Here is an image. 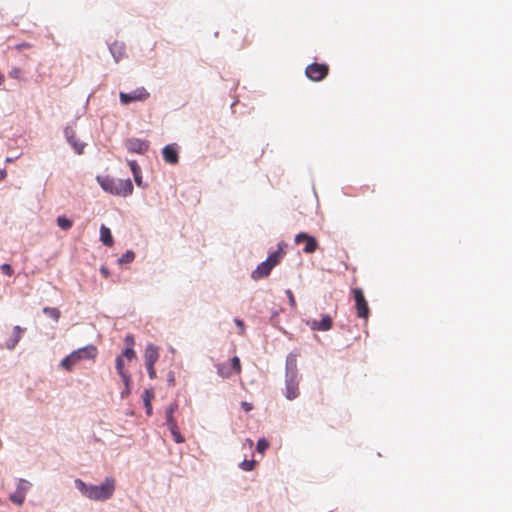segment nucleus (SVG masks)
I'll list each match as a JSON object with an SVG mask.
<instances>
[{"instance_id": "f257e3e1", "label": "nucleus", "mask_w": 512, "mask_h": 512, "mask_svg": "<svg viewBox=\"0 0 512 512\" xmlns=\"http://www.w3.org/2000/svg\"><path fill=\"white\" fill-rule=\"evenodd\" d=\"M75 484L86 497L95 501H105L111 498L115 490V480L111 477L106 478L100 485H86L80 479H77Z\"/></svg>"}, {"instance_id": "f03ea898", "label": "nucleus", "mask_w": 512, "mask_h": 512, "mask_svg": "<svg viewBox=\"0 0 512 512\" xmlns=\"http://www.w3.org/2000/svg\"><path fill=\"white\" fill-rule=\"evenodd\" d=\"M98 182L103 190L117 195V196H129L133 192V185L130 179H116L112 177L99 178Z\"/></svg>"}, {"instance_id": "7ed1b4c3", "label": "nucleus", "mask_w": 512, "mask_h": 512, "mask_svg": "<svg viewBox=\"0 0 512 512\" xmlns=\"http://www.w3.org/2000/svg\"><path fill=\"white\" fill-rule=\"evenodd\" d=\"M284 250L281 244L278 245V249L271 253L269 257L260 263L256 269L251 273V278L255 281L266 278L269 276L271 270L278 265L284 257Z\"/></svg>"}, {"instance_id": "20e7f679", "label": "nucleus", "mask_w": 512, "mask_h": 512, "mask_svg": "<svg viewBox=\"0 0 512 512\" xmlns=\"http://www.w3.org/2000/svg\"><path fill=\"white\" fill-rule=\"evenodd\" d=\"M97 348L94 345H88L79 348L61 361V367L67 371H71L73 367L82 360L94 359L97 355Z\"/></svg>"}, {"instance_id": "39448f33", "label": "nucleus", "mask_w": 512, "mask_h": 512, "mask_svg": "<svg viewBox=\"0 0 512 512\" xmlns=\"http://www.w3.org/2000/svg\"><path fill=\"white\" fill-rule=\"evenodd\" d=\"M352 293L355 300V308L356 314L359 318H362L367 321L370 315V309L368 306V302L364 296L363 290L359 287L353 288Z\"/></svg>"}, {"instance_id": "423d86ee", "label": "nucleus", "mask_w": 512, "mask_h": 512, "mask_svg": "<svg viewBox=\"0 0 512 512\" xmlns=\"http://www.w3.org/2000/svg\"><path fill=\"white\" fill-rule=\"evenodd\" d=\"M329 72V67L326 64L312 63L305 69L306 76L315 82L323 80Z\"/></svg>"}, {"instance_id": "0eeeda50", "label": "nucleus", "mask_w": 512, "mask_h": 512, "mask_svg": "<svg viewBox=\"0 0 512 512\" xmlns=\"http://www.w3.org/2000/svg\"><path fill=\"white\" fill-rule=\"evenodd\" d=\"M149 97V93L144 87H139L130 93L120 92L119 98L123 105H128L136 101H144Z\"/></svg>"}, {"instance_id": "6e6552de", "label": "nucleus", "mask_w": 512, "mask_h": 512, "mask_svg": "<svg viewBox=\"0 0 512 512\" xmlns=\"http://www.w3.org/2000/svg\"><path fill=\"white\" fill-rule=\"evenodd\" d=\"M294 241L298 245L301 243H305V246L303 248V252L305 254H312L318 249L317 240L313 236H311L305 232H301V233L297 234L295 236Z\"/></svg>"}, {"instance_id": "1a4fd4ad", "label": "nucleus", "mask_w": 512, "mask_h": 512, "mask_svg": "<svg viewBox=\"0 0 512 512\" xmlns=\"http://www.w3.org/2000/svg\"><path fill=\"white\" fill-rule=\"evenodd\" d=\"M30 488V483L24 479L18 481L16 490L10 495V500L17 505H22L26 494Z\"/></svg>"}, {"instance_id": "9d476101", "label": "nucleus", "mask_w": 512, "mask_h": 512, "mask_svg": "<svg viewBox=\"0 0 512 512\" xmlns=\"http://www.w3.org/2000/svg\"><path fill=\"white\" fill-rule=\"evenodd\" d=\"M285 396L288 400H293L299 396V380L297 372H292V375L287 376Z\"/></svg>"}, {"instance_id": "9b49d317", "label": "nucleus", "mask_w": 512, "mask_h": 512, "mask_svg": "<svg viewBox=\"0 0 512 512\" xmlns=\"http://www.w3.org/2000/svg\"><path fill=\"white\" fill-rule=\"evenodd\" d=\"M64 134L67 141L73 147L75 152L79 155L83 154L86 144L77 139L75 130L71 127H66L64 129Z\"/></svg>"}, {"instance_id": "f8f14e48", "label": "nucleus", "mask_w": 512, "mask_h": 512, "mask_svg": "<svg viewBox=\"0 0 512 512\" xmlns=\"http://www.w3.org/2000/svg\"><path fill=\"white\" fill-rule=\"evenodd\" d=\"M125 147L129 152L144 154L149 148V143L145 140L130 138L125 141Z\"/></svg>"}, {"instance_id": "ddd939ff", "label": "nucleus", "mask_w": 512, "mask_h": 512, "mask_svg": "<svg viewBox=\"0 0 512 512\" xmlns=\"http://www.w3.org/2000/svg\"><path fill=\"white\" fill-rule=\"evenodd\" d=\"M307 323L312 330L328 331L332 328L333 320L329 315H323L320 321L313 319Z\"/></svg>"}, {"instance_id": "4468645a", "label": "nucleus", "mask_w": 512, "mask_h": 512, "mask_svg": "<svg viewBox=\"0 0 512 512\" xmlns=\"http://www.w3.org/2000/svg\"><path fill=\"white\" fill-rule=\"evenodd\" d=\"M163 159L165 162L169 164H177L178 163V150L175 145L170 144L163 148L162 151Z\"/></svg>"}, {"instance_id": "2eb2a0df", "label": "nucleus", "mask_w": 512, "mask_h": 512, "mask_svg": "<svg viewBox=\"0 0 512 512\" xmlns=\"http://www.w3.org/2000/svg\"><path fill=\"white\" fill-rule=\"evenodd\" d=\"M145 364H155L159 358V351L153 344L147 345L144 353Z\"/></svg>"}, {"instance_id": "dca6fc26", "label": "nucleus", "mask_w": 512, "mask_h": 512, "mask_svg": "<svg viewBox=\"0 0 512 512\" xmlns=\"http://www.w3.org/2000/svg\"><path fill=\"white\" fill-rule=\"evenodd\" d=\"M116 370L123 380L125 387H128L131 382L130 375L124 370V359L123 356L116 358Z\"/></svg>"}, {"instance_id": "f3484780", "label": "nucleus", "mask_w": 512, "mask_h": 512, "mask_svg": "<svg viewBox=\"0 0 512 512\" xmlns=\"http://www.w3.org/2000/svg\"><path fill=\"white\" fill-rule=\"evenodd\" d=\"M23 332H24L23 328H21L20 326H15L13 329L12 337L6 342V348L9 350L14 349L15 346L20 341Z\"/></svg>"}, {"instance_id": "a211bd4d", "label": "nucleus", "mask_w": 512, "mask_h": 512, "mask_svg": "<svg viewBox=\"0 0 512 512\" xmlns=\"http://www.w3.org/2000/svg\"><path fill=\"white\" fill-rule=\"evenodd\" d=\"M178 409V405L176 402L174 403H171L167 408H166V412H165V415H166V424L168 426V428H173V426L177 425V421L176 419L174 418L173 414L174 412Z\"/></svg>"}, {"instance_id": "6ab92c4d", "label": "nucleus", "mask_w": 512, "mask_h": 512, "mask_svg": "<svg viewBox=\"0 0 512 512\" xmlns=\"http://www.w3.org/2000/svg\"><path fill=\"white\" fill-rule=\"evenodd\" d=\"M100 240L105 246L112 247L114 244V240L111 234V231L105 225H101L100 227Z\"/></svg>"}, {"instance_id": "aec40b11", "label": "nucleus", "mask_w": 512, "mask_h": 512, "mask_svg": "<svg viewBox=\"0 0 512 512\" xmlns=\"http://www.w3.org/2000/svg\"><path fill=\"white\" fill-rule=\"evenodd\" d=\"M296 361L297 354L290 353L286 359L287 376L292 375V372H296Z\"/></svg>"}, {"instance_id": "412c9836", "label": "nucleus", "mask_w": 512, "mask_h": 512, "mask_svg": "<svg viewBox=\"0 0 512 512\" xmlns=\"http://www.w3.org/2000/svg\"><path fill=\"white\" fill-rule=\"evenodd\" d=\"M154 397V393L151 390H145L143 393V401L146 407V412L148 415L152 413V405L151 400Z\"/></svg>"}, {"instance_id": "4be33fe9", "label": "nucleus", "mask_w": 512, "mask_h": 512, "mask_svg": "<svg viewBox=\"0 0 512 512\" xmlns=\"http://www.w3.org/2000/svg\"><path fill=\"white\" fill-rule=\"evenodd\" d=\"M43 312H44V314L51 317L56 322L59 320L60 315H61L59 309L54 308V307H45V308H43Z\"/></svg>"}, {"instance_id": "5701e85b", "label": "nucleus", "mask_w": 512, "mask_h": 512, "mask_svg": "<svg viewBox=\"0 0 512 512\" xmlns=\"http://www.w3.org/2000/svg\"><path fill=\"white\" fill-rule=\"evenodd\" d=\"M57 225L63 230H69L72 227L73 222L65 216H59L57 218Z\"/></svg>"}, {"instance_id": "b1692460", "label": "nucleus", "mask_w": 512, "mask_h": 512, "mask_svg": "<svg viewBox=\"0 0 512 512\" xmlns=\"http://www.w3.org/2000/svg\"><path fill=\"white\" fill-rule=\"evenodd\" d=\"M172 437L176 443H183L185 441L184 437L181 435L178 425L173 426V428H169Z\"/></svg>"}, {"instance_id": "393cba45", "label": "nucleus", "mask_w": 512, "mask_h": 512, "mask_svg": "<svg viewBox=\"0 0 512 512\" xmlns=\"http://www.w3.org/2000/svg\"><path fill=\"white\" fill-rule=\"evenodd\" d=\"M233 371L225 364L218 365V374L223 378H228L232 375Z\"/></svg>"}, {"instance_id": "a878e982", "label": "nucleus", "mask_w": 512, "mask_h": 512, "mask_svg": "<svg viewBox=\"0 0 512 512\" xmlns=\"http://www.w3.org/2000/svg\"><path fill=\"white\" fill-rule=\"evenodd\" d=\"M110 51L115 57L116 61H119L121 55H122V46L118 45L117 43H114L110 46Z\"/></svg>"}, {"instance_id": "bb28decb", "label": "nucleus", "mask_w": 512, "mask_h": 512, "mask_svg": "<svg viewBox=\"0 0 512 512\" xmlns=\"http://www.w3.org/2000/svg\"><path fill=\"white\" fill-rule=\"evenodd\" d=\"M135 254L132 251H127L119 258L120 264L131 263L134 260Z\"/></svg>"}, {"instance_id": "cd10ccee", "label": "nucleus", "mask_w": 512, "mask_h": 512, "mask_svg": "<svg viewBox=\"0 0 512 512\" xmlns=\"http://www.w3.org/2000/svg\"><path fill=\"white\" fill-rule=\"evenodd\" d=\"M231 370L236 373V374H240L241 373V363H240V359L239 357L237 356H234L232 359H231Z\"/></svg>"}, {"instance_id": "c85d7f7f", "label": "nucleus", "mask_w": 512, "mask_h": 512, "mask_svg": "<svg viewBox=\"0 0 512 512\" xmlns=\"http://www.w3.org/2000/svg\"><path fill=\"white\" fill-rule=\"evenodd\" d=\"M268 447H269L268 441L266 439L262 438V439L258 440L256 450L259 453H264Z\"/></svg>"}, {"instance_id": "c756f323", "label": "nucleus", "mask_w": 512, "mask_h": 512, "mask_svg": "<svg viewBox=\"0 0 512 512\" xmlns=\"http://www.w3.org/2000/svg\"><path fill=\"white\" fill-rule=\"evenodd\" d=\"M121 356H123V357L127 358V360L131 361L136 357V353L132 347H127Z\"/></svg>"}, {"instance_id": "7c9ffc66", "label": "nucleus", "mask_w": 512, "mask_h": 512, "mask_svg": "<svg viewBox=\"0 0 512 512\" xmlns=\"http://www.w3.org/2000/svg\"><path fill=\"white\" fill-rule=\"evenodd\" d=\"M254 465H255L254 460H244L243 462H241L240 467L245 471H251V470H253Z\"/></svg>"}, {"instance_id": "2f4dec72", "label": "nucleus", "mask_w": 512, "mask_h": 512, "mask_svg": "<svg viewBox=\"0 0 512 512\" xmlns=\"http://www.w3.org/2000/svg\"><path fill=\"white\" fill-rule=\"evenodd\" d=\"M9 76L14 79H22V70L19 67H14L9 72Z\"/></svg>"}, {"instance_id": "473e14b6", "label": "nucleus", "mask_w": 512, "mask_h": 512, "mask_svg": "<svg viewBox=\"0 0 512 512\" xmlns=\"http://www.w3.org/2000/svg\"><path fill=\"white\" fill-rule=\"evenodd\" d=\"M128 165L133 174H137V172H141V168L135 160L128 161Z\"/></svg>"}, {"instance_id": "72a5a7b5", "label": "nucleus", "mask_w": 512, "mask_h": 512, "mask_svg": "<svg viewBox=\"0 0 512 512\" xmlns=\"http://www.w3.org/2000/svg\"><path fill=\"white\" fill-rule=\"evenodd\" d=\"M150 379L156 378L155 364H145Z\"/></svg>"}, {"instance_id": "f704fd0d", "label": "nucleus", "mask_w": 512, "mask_h": 512, "mask_svg": "<svg viewBox=\"0 0 512 512\" xmlns=\"http://www.w3.org/2000/svg\"><path fill=\"white\" fill-rule=\"evenodd\" d=\"M0 268H1V271H2L5 275H7V276H12V274H13V269H12V267H11L9 264H2Z\"/></svg>"}, {"instance_id": "c9c22d12", "label": "nucleus", "mask_w": 512, "mask_h": 512, "mask_svg": "<svg viewBox=\"0 0 512 512\" xmlns=\"http://www.w3.org/2000/svg\"><path fill=\"white\" fill-rule=\"evenodd\" d=\"M235 324L236 326L238 327L239 329V334L240 335H244L245 334V325H244V322L240 319H235Z\"/></svg>"}, {"instance_id": "e433bc0d", "label": "nucleus", "mask_w": 512, "mask_h": 512, "mask_svg": "<svg viewBox=\"0 0 512 512\" xmlns=\"http://www.w3.org/2000/svg\"><path fill=\"white\" fill-rule=\"evenodd\" d=\"M286 294H287V296H288V298H289V303H290V305H291L292 307H295V306H296V301H295V297H294V295H293L292 291H291V290H287V291H286Z\"/></svg>"}, {"instance_id": "4c0bfd02", "label": "nucleus", "mask_w": 512, "mask_h": 512, "mask_svg": "<svg viewBox=\"0 0 512 512\" xmlns=\"http://www.w3.org/2000/svg\"><path fill=\"white\" fill-rule=\"evenodd\" d=\"M133 176L137 186L143 187L141 172H137V174H133Z\"/></svg>"}, {"instance_id": "58836bf2", "label": "nucleus", "mask_w": 512, "mask_h": 512, "mask_svg": "<svg viewBox=\"0 0 512 512\" xmlns=\"http://www.w3.org/2000/svg\"><path fill=\"white\" fill-rule=\"evenodd\" d=\"M167 381H168L170 386H174L175 385V376H174V373L172 371H170L167 374Z\"/></svg>"}, {"instance_id": "ea45409f", "label": "nucleus", "mask_w": 512, "mask_h": 512, "mask_svg": "<svg viewBox=\"0 0 512 512\" xmlns=\"http://www.w3.org/2000/svg\"><path fill=\"white\" fill-rule=\"evenodd\" d=\"M241 407L245 412H249L253 409L252 404L246 401L241 402Z\"/></svg>"}, {"instance_id": "a19ab883", "label": "nucleus", "mask_w": 512, "mask_h": 512, "mask_svg": "<svg viewBox=\"0 0 512 512\" xmlns=\"http://www.w3.org/2000/svg\"><path fill=\"white\" fill-rule=\"evenodd\" d=\"M125 342L128 345V347H132L134 345V338L132 335H127L125 338Z\"/></svg>"}, {"instance_id": "79ce46f5", "label": "nucleus", "mask_w": 512, "mask_h": 512, "mask_svg": "<svg viewBox=\"0 0 512 512\" xmlns=\"http://www.w3.org/2000/svg\"><path fill=\"white\" fill-rule=\"evenodd\" d=\"M101 273H102L105 277H108V275H109V271H108V269H107V268H105V267H102V268H101Z\"/></svg>"}, {"instance_id": "37998d69", "label": "nucleus", "mask_w": 512, "mask_h": 512, "mask_svg": "<svg viewBox=\"0 0 512 512\" xmlns=\"http://www.w3.org/2000/svg\"><path fill=\"white\" fill-rule=\"evenodd\" d=\"M6 177V171L0 169V181H2Z\"/></svg>"}, {"instance_id": "c03bdc74", "label": "nucleus", "mask_w": 512, "mask_h": 512, "mask_svg": "<svg viewBox=\"0 0 512 512\" xmlns=\"http://www.w3.org/2000/svg\"><path fill=\"white\" fill-rule=\"evenodd\" d=\"M4 82V75L0 73V85Z\"/></svg>"}, {"instance_id": "a18cd8bd", "label": "nucleus", "mask_w": 512, "mask_h": 512, "mask_svg": "<svg viewBox=\"0 0 512 512\" xmlns=\"http://www.w3.org/2000/svg\"><path fill=\"white\" fill-rule=\"evenodd\" d=\"M125 393H129V386H128V387H126L125 392H122V395H125Z\"/></svg>"}, {"instance_id": "49530a36", "label": "nucleus", "mask_w": 512, "mask_h": 512, "mask_svg": "<svg viewBox=\"0 0 512 512\" xmlns=\"http://www.w3.org/2000/svg\"><path fill=\"white\" fill-rule=\"evenodd\" d=\"M125 393H129V386H128V387H126L125 392H122V395H125Z\"/></svg>"}]
</instances>
